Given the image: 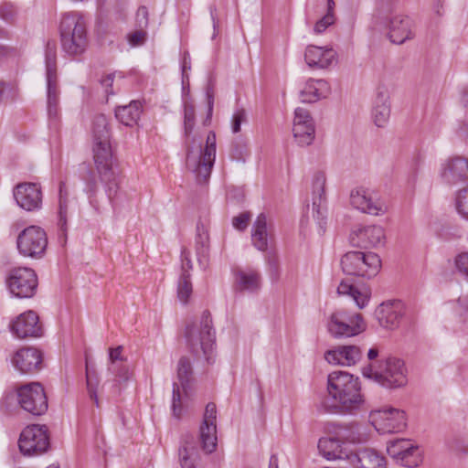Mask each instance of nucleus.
<instances>
[{"label":"nucleus","mask_w":468,"mask_h":468,"mask_svg":"<svg viewBox=\"0 0 468 468\" xmlns=\"http://www.w3.org/2000/svg\"><path fill=\"white\" fill-rule=\"evenodd\" d=\"M93 160L95 170L90 164L82 163L80 165V178L84 184L83 191L89 198L90 206L100 210L97 200L99 182L104 186L105 193L112 201L118 193L119 181L113 169V156L111 145V132L107 118L98 114L92 122Z\"/></svg>","instance_id":"obj_1"},{"label":"nucleus","mask_w":468,"mask_h":468,"mask_svg":"<svg viewBox=\"0 0 468 468\" xmlns=\"http://www.w3.org/2000/svg\"><path fill=\"white\" fill-rule=\"evenodd\" d=\"M328 396L322 402V408L331 414L353 413L363 403L360 385L353 375L334 371L328 375Z\"/></svg>","instance_id":"obj_2"},{"label":"nucleus","mask_w":468,"mask_h":468,"mask_svg":"<svg viewBox=\"0 0 468 468\" xmlns=\"http://www.w3.org/2000/svg\"><path fill=\"white\" fill-rule=\"evenodd\" d=\"M368 364L362 374L386 388H398L407 384L405 363L390 353H367Z\"/></svg>","instance_id":"obj_3"},{"label":"nucleus","mask_w":468,"mask_h":468,"mask_svg":"<svg viewBox=\"0 0 468 468\" xmlns=\"http://www.w3.org/2000/svg\"><path fill=\"white\" fill-rule=\"evenodd\" d=\"M59 33L61 48L69 56H78L86 50V23L80 13L65 14L60 21Z\"/></svg>","instance_id":"obj_4"},{"label":"nucleus","mask_w":468,"mask_h":468,"mask_svg":"<svg viewBox=\"0 0 468 468\" xmlns=\"http://www.w3.org/2000/svg\"><path fill=\"white\" fill-rule=\"evenodd\" d=\"M341 267L347 275L371 279L379 272L381 260L374 252L348 251L341 258Z\"/></svg>","instance_id":"obj_5"},{"label":"nucleus","mask_w":468,"mask_h":468,"mask_svg":"<svg viewBox=\"0 0 468 468\" xmlns=\"http://www.w3.org/2000/svg\"><path fill=\"white\" fill-rule=\"evenodd\" d=\"M186 341L191 351H212L216 346V331L209 311H203L199 324H188L185 330Z\"/></svg>","instance_id":"obj_6"},{"label":"nucleus","mask_w":468,"mask_h":468,"mask_svg":"<svg viewBox=\"0 0 468 468\" xmlns=\"http://www.w3.org/2000/svg\"><path fill=\"white\" fill-rule=\"evenodd\" d=\"M216 158V133L210 131L207 136L206 146L197 154L191 147L186 152V167L197 175L198 182H207L210 176Z\"/></svg>","instance_id":"obj_7"},{"label":"nucleus","mask_w":468,"mask_h":468,"mask_svg":"<svg viewBox=\"0 0 468 468\" xmlns=\"http://www.w3.org/2000/svg\"><path fill=\"white\" fill-rule=\"evenodd\" d=\"M5 283L12 296L27 299L32 298L36 294L38 281L33 269L15 267L8 271Z\"/></svg>","instance_id":"obj_8"},{"label":"nucleus","mask_w":468,"mask_h":468,"mask_svg":"<svg viewBox=\"0 0 468 468\" xmlns=\"http://www.w3.org/2000/svg\"><path fill=\"white\" fill-rule=\"evenodd\" d=\"M16 397L19 407L34 416H41L48 410V397L43 386L38 382L17 387Z\"/></svg>","instance_id":"obj_9"},{"label":"nucleus","mask_w":468,"mask_h":468,"mask_svg":"<svg viewBox=\"0 0 468 468\" xmlns=\"http://www.w3.org/2000/svg\"><path fill=\"white\" fill-rule=\"evenodd\" d=\"M327 327L335 337H350L364 332L367 324L361 314L338 310L331 314Z\"/></svg>","instance_id":"obj_10"},{"label":"nucleus","mask_w":468,"mask_h":468,"mask_svg":"<svg viewBox=\"0 0 468 468\" xmlns=\"http://www.w3.org/2000/svg\"><path fill=\"white\" fill-rule=\"evenodd\" d=\"M48 246L47 233L37 226H29L17 236L16 247L24 257L40 259L43 257Z\"/></svg>","instance_id":"obj_11"},{"label":"nucleus","mask_w":468,"mask_h":468,"mask_svg":"<svg viewBox=\"0 0 468 468\" xmlns=\"http://www.w3.org/2000/svg\"><path fill=\"white\" fill-rule=\"evenodd\" d=\"M369 419L377 431L382 434L400 432L407 426L405 412L393 407L374 410Z\"/></svg>","instance_id":"obj_12"},{"label":"nucleus","mask_w":468,"mask_h":468,"mask_svg":"<svg viewBox=\"0 0 468 468\" xmlns=\"http://www.w3.org/2000/svg\"><path fill=\"white\" fill-rule=\"evenodd\" d=\"M18 446L24 455L45 452L49 446L47 426L32 424L26 427L20 434Z\"/></svg>","instance_id":"obj_13"},{"label":"nucleus","mask_w":468,"mask_h":468,"mask_svg":"<svg viewBox=\"0 0 468 468\" xmlns=\"http://www.w3.org/2000/svg\"><path fill=\"white\" fill-rule=\"evenodd\" d=\"M351 205L363 213L382 216L388 211L387 203L378 193L366 188H356L350 194Z\"/></svg>","instance_id":"obj_14"},{"label":"nucleus","mask_w":468,"mask_h":468,"mask_svg":"<svg viewBox=\"0 0 468 468\" xmlns=\"http://www.w3.org/2000/svg\"><path fill=\"white\" fill-rule=\"evenodd\" d=\"M13 335L19 339L37 338L44 335L39 317L35 311H26L12 319L8 325Z\"/></svg>","instance_id":"obj_15"},{"label":"nucleus","mask_w":468,"mask_h":468,"mask_svg":"<svg viewBox=\"0 0 468 468\" xmlns=\"http://www.w3.org/2000/svg\"><path fill=\"white\" fill-rule=\"evenodd\" d=\"M45 64L47 79V104L50 107L59 102V90L57 76V45L48 40L45 48Z\"/></svg>","instance_id":"obj_16"},{"label":"nucleus","mask_w":468,"mask_h":468,"mask_svg":"<svg viewBox=\"0 0 468 468\" xmlns=\"http://www.w3.org/2000/svg\"><path fill=\"white\" fill-rule=\"evenodd\" d=\"M387 452L391 458L406 467H416L421 462L419 447L407 439L388 441Z\"/></svg>","instance_id":"obj_17"},{"label":"nucleus","mask_w":468,"mask_h":468,"mask_svg":"<svg viewBox=\"0 0 468 468\" xmlns=\"http://www.w3.org/2000/svg\"><path fill=\"white\" fill-rule=\"evenodd\" d=\"M440 176L449 186L468 182V159L463 156H452L441 165Z\"/></svg>","instance_id":"obj_18"},{"label":"nucleus","mask_w":468,"mask_h":468,"mask_svg":"<svg viewBox=\"0 0 468 468\" xmlns=\"http://www.w3.org/2000/svg\"><path fill=\"white\" fill-rule=\"evenodd\" d=\"M217 408L215 403L209 402L207 404L203 422L199 429V441L202 450L206 453L213 452L217 448Z\"/></svg>","instance_id":"obj_19"},{"label":"nucleus","mask_w":468,"mask_h":468,"mask_svg":"<svg viewBox=\"0 0 468 468\" xmlns=\"http://www.w3.org/2000/svg\"><path fill=\"white\" fill-rule=\"evenodd\" d=\"M404 314V305L399 300L383 302L375 310V316L379 325L388 330L398 328Z\"/></svg>","instance_id":"obj_20"},{"label":"nucleus","mask_w":468,"mask_h":468,"mask_svg":"<svg viewBox=\"0 0 468 468\" xmlns=\"http://www.w3.org/2000/svg\"><path fill=\"white\" fill-rule=\"evenodd\" d=\"M14 197L16 204L27 211H35L41 208L42 191L38 184L20 183L14 188Z\"/></svg>","instance_id":"obj_21"},{"label":"nucleus","mask_w":468,"mask_h":468,"mask_svg":"<svg viewBox=\"0 0 468 468\" xmlns=\"http://www.w3.org/2000/svg\"><path fill=\"white\" fill-rule=\"evenodd\" d=\"M325 176L322 172L314 175L313 180V208L314 218L319 226L320 232L324 233L326 228L327 208L324 206Z\"/></svg>","instance_id":"obj_22"},{"label":"nucleus","mask_w":468,"mask_h":468,"mask_svg":"<svg viewBox=\"0 0 468 468\" xmlns=\"http://www.w3.org/2000/svg\"><path fill=\"white\" fill-rule=\"evenodd\" d=\"M192 376V366L186 356H182L177 366V378L180 385L173 384L172 411L173 415L179 419L182 415L180 387L186 390Z\"/></svg>","instance_id":"obj_23"},{"label":"nucleus","mask_w":468,"mask_h":468,"mask_svg":"<svg viewBox=\"0 0 468 468\" xmlns=\"http://www.w3.org/2000/svg\"><path fill=\"white\" fill-rule=\"evenodd\" d=\"M351 243L360 248H375L385 242V231L380 226H367L354 230L350 235Z\"/></svg>","instance_id":"obj_24"},{"label":"nucleus","mask_w":468,"mask_h":468,"mask_svg":"<svg viewBox=\"0 0 468 468\" xmlns=\"http://www.w3.org/2000/svg\"><path fill=\"white\" fill-rule=\"evenodd\" d=\"M336 56L337 54L333 48L309 45L305 48L304 60L313 69H324L335 61Z\"/></svg>","instance_id":"obj_25"},{"label":"nucleus","mask_w":468,"mask_h":468,"mask_svg":"<svg viewBox=\"0 0 468 468\" xmlns=\"http://www.w3.org/2000/svg\"><path fill=\"white\" fill-rule=\"evenodd\" d=\"M389 91L384 85L378 86L372 110V118L378 127H384L390 116Z\"/></svg>","instance_id":"obj_26"},{"label":"nucleus","mask_w":468,"mask_h":468,"mask_svg":"<svg viewBox=\"0 0 468 468\" xmlns=\"http://www.w3.org/2000/svg\"><path fill=\"white\" fill-rule=\"evenodd\" d=\"M411 20L407 16H394L388 20V37L392 43L402 44L413 37Z\"/></svg>","instance_id":"obj_27"},{"label":"nucleus","mask_w":468,"mask_h":468,"mask_svg":"<svg viewBox=\"0 0 468 468\" xmlns=\"http://www.w3.org/2000/svg\"><path fill=\"white\" fill-rule=\"evenodd\" d=\"M349 462L356 468H386L385 457L374 449L366 448L350 454Z\"/></svg>","instance_id":"obj_28"},{"label":"nucleus","mask_w":468,"mask_h":468,"mask_svg":"<svg viewBox=\"0 0 468 468\" xmlns=\"http://www.w3.org/2000/svg\"><path fill=\"white\" fill-rule=\"evenodd\" d=\"M42 353H13L10 361L14 367L22 374H31L42 367Z\"/></svg>","instance_id":"obj_29"},{"label":"nucleus","mask_w":468,"mask_h":468,"mask_svg":"<svg viewBox=\"0 0 468 468\" xmlns=\"http://www.w3.org/2000/svg\"><path fill=\"white\" fill-rule=\"evenodd\" d=\"M330 90V85L325 80L310 79L301 90L300 98L303 102L313 103L327 97Z\"/></svg>","instance_id":"obj_30"},{"label":"nucleus","mask_w":468,"mask_h":468,"mask_svg":"<svg viewBox=\"0 0 468 468\" xmlns=\"http://www.w3.org/2000/svg\"><path fill=\"white\" fill-rule=\"evenodd\" d=\"M270 237V227L267 222V217L265 214L261 213L252 226V244L257 250L265 251L268 249Z\"/></svg>","instance_id":"obj_31"},{"label":"nucleus","mask_w":468,"mask_h":468,"mask_svg":"<svg viewBox=\"0 0 468 468\" xmlns=\"http://www.w3.org/2000/svg\"><path fill=\"white\" fill-rule=\"evenodd\" d=\"M320 453L328 461L347 458L350 454L344 451L342 441L335 437L321 438L318 441Z\"/></svg>","instance_id":"obj_32"},{"label":"nucleus","mask_w":468,"mask_h":468,"mask_svg":"<svg viewBox=\"0 0 468 468\" xmlns=\"http://www.w3.org/2000/svg\"><path fill=\"white\" fill-rule=\"evenodd\" d=\"M142 113V103L132 101L128 105L118 106L115 109L116 119L125 126L133 127L137 124Z\"/></svg>","instance_id":"obj_33"},{"label":"nucleus","mask_w":468,"mask_h":468,"mask_svg":"<svg viewBox=\"0 0 468 468\" xmlns=\"http://www.w3.org/2000/svg\"><path fill=\"white\" fill-rule=\"evenodd\" d=\"M69 192L66 183L61 181L58 186V227L59 229V238L67 239V221L69 212Z\"/></svg>","instance_id":"obj_34"},{"label":"nucleus","mask_w":468,"mask_h":468,"mask_svg":"<svg viewBox=\"0 0 468 468\" xmlns=\"http://www.w3.org/2000/svg\"><path fill=\"white\" fill-rule=\"evenodd\" d=\"M236 282L240 291L256 292L261 285V274L254 270L238 271L236 272Z\"/></svg>","instance_id":"obj_35"},{"label":"nucleus","mask_w":468,"mask_h":468,"mask_svg":"<svg viewBox=\"0 0 468 468\" xmlns=\"http://www.w3.org/2000/svg\"><path fill=\"white\" fill-rule=\"evenodd\" d=\"M179 462L182 468H195L198 453L194 445L193 437L186 435L178 451Z\"/></svg>","instance_id":"obj_36"},{"label":"nucleus","mask_w":468,"mask_h":468,"mask_svg":"<svg viewBox=\"0 0 468 468\" xmlns=\"http://www.w3.org/2000/svg\"><path fill=\"white\" fill-rule=\"evenodd\" d=\"M337 293L350 296L360 309L364 308L369 301V294L367 292L359 291L347 280H343L340 282L337 287Z\"/></svg>","instance_id":"obj_37"},{"label":"nucleus","mask_w":468,"mask_h":468,"mask_svg":"<svg viewBox=\"0 0 468 468\" xmlns=\"http://www.w3.org/2000/svg\"><path fill=\"white\" fill-rule=\"evenodd\" d=\"M196 251L200 264L207 261L209 252V235L207 228L200 223L197 225Z\"/></svg>","instance_id":"obj_38"},{"label":"nucleus","mask_w":468,"mask_h":468,"mask_svg":"<svg viewBox=\"0 0 468 468\" xmlns=\"http://www.w3.org/2000/svg\"><path fill=\"white\" fill-rule=\"evenodd\" d=\"M292 133L298 145L303 147L312 144L314 140V124H293Z\"/></svg>","instance_id":"obj_39"},{"label":"nucleus","mask_w":468,"mask_h":468,"mask_svg":"<svg viewBox=\"0 0 468 468\" xmlns=\"http://www.w3.org/2000/svg\"><path fill=\"white\" fill-rule=\"evenodd\" d=\"M324 359L332 365L350 367L361 359V353H324Z\"/></svg>","instance_id":"obj_40"},{"label":"nucleus","mask_w":468,"mask_h":468,"mask_svg":"<svg viewBox=\"0 0 468 468\" xmlns=\"http://www.w3.org/2000/svg\"><path fill=\"white\" fill-rule=\"evenodd\" d=\"M86 383L90 399L94 401L96 406H99V399L97 396L99 380L95 370L90 367L88 357H86Z\"/></svg>","instance_id":"obj_41"},{"label":"nucleus","mask_w":468,"mask_h":468,"mask_svg":"<svg viewBox=\"0 0 468 468\" xmlns=\"http://www.w3.org/2000/svg\"><path fill=\"white\" fill-rule=\"evenodd\" d=\"M192 282L190 273L181 274L177 283V297L183 303H186L192 293Z\"/></svg>","instance_id":"obj_42"},{"label":"nucleus","mask_w":468,"mask_h":468,"mask_svg":"<svg viewBox=\"0 0 468 468\" xmlns=\"http://www.w3.org/2000/svg\"><path fill=\"white\" fill-rule=\"evenodd\" d=\"M249 154L246 143L241 139H236L230 146L229 155L232 160L244 163Z\"/></svg>","instance_id":"obj_43"},{"label":"nucleus","mask_w":468,"mask_h":468,"mask_svg":"<svg viewBox=\"0 0 468 468\" xmlns=\"http://www.w3.org/2000/svg\"><path fill=\"white\" fill-rule=\"evenodd\" d=\"M196 112L193 103L185 101L184 103V132L186 136H189L195 126Z\"/></svg>","instance_id":"obj_44"},{"label":"nucleus","mask_w":468,"mask_h":468,"mask_svg":"<svg viewBox=\"0 0 468 468\" xmlns=\"http://www.w3.org/2000/svg\"><path fill=\"white\" fill-rule=\"evenodd\" d=\"M266 261L268 265V272L273 282L278 281L280 278V261L278 254L275 250H270L266 254Z\"/></svg>","instance_id":"obj_45"},{"label":"nucleus","mask_w":468,"mask_h":468,"mask_svg":"<svg viewBox=\"0 0 468 468\" xmlns=\"http://www.w3.org/2000/svg\"><path fill=\"white\" fill-rule=\"evenodd\" d=\"M457 273L468 282V252H462L454 258Z\"/></svg>","instance_id":"obj_46"},{"label":"nucleus","mask_w":468,"mask_h":468,"mask_svg":"<svg viewBox=\"0 0 468 468\" xmlns=\"http://www.w3.org/2000/svg\"><path fill=\"white\" fill-rule=\"evenodd\" d=\"M456 208L463 218L468 219V186L458 192L456 197Z\"/></svg>","instance_id":"obj_47"},{"label":"nucleus","mask_w":468,"mask_h":468,"mask_svg":"<svg viewBox=\"0 0 468 468\" xmlns=\"http://www.w3.org/2000/svg\"><path fill=\"white\" fill-rule=\"evenodd\" d=\"M0 18L9 24L15 23L17 18V12L15 6L10 3L1 5Z\"/></svg>","instance_id":"obj_48"},{"label":"nucleus","mask_w":468,"mask_h":468,"mask_svg":"<svg viewBox=\"0 0 468 468\" xmlns=\"http://www.w3.org/2000/svg\"><path fill=\"white\" fill-rule=\"evenodd\" d=\"M16 392H7L0 401V410L6 413L12 412L16 408Z\"/></svg>","instance_id":"obj_49"},{"label":"nucleus","mask_w":468,"mask_h":468,"mask_svg":"<svg viewBox=\"0 0 468 468\" xmlns=\"http://www.w3.org/2000/svg\"><path fill=\"white\" fill-rule=\"evenodd\" d=\"M16 90L14 87L5 81L0 80V102H8L14 101Z\"/></svg>","instance_id":"obj_50"},{"label":"nucleus","mask_w":468,"mask_h":468,"mask_svg":"<svg viewBox=\"0 0 468 468\" xmlns=\"http://www.w3.org/2000/svg\"><path fill=\"white\" fill-rule=\"evenodd\" d=\"M293 124H314L312 116L306 109L298 107L294 111Z\"/></svg>","instance_id":"obj_51"},{"label":"nucleus","mask_w":468,"mask_h":468,"mask_svg":"<svg viewBox=\"0 0 468 468\" xmlns=\"http://www.w3.org/2000/svg\"><path fill=\"white\" fill-rule=\"evenodd\" d=\"M250 218L251 214L248 211L240 213L233 218L232 225L236 229L242 231L247 229Z\"/></svg>","instance_id":"obj_52"},{"label":"nucleus","mask_w":468,"mask_h":468,"mask_svg":"<svg viewBox=\"0 0 468 468\" xmlns=\"http://www.w3.org/2000/svg\"><path fill=\"white\" fill-rule=\"evenodd\" d=\"M206 96L207 101V114L204 120V125H208L211 122L213 107H214V88L208 85L206 90Z\"/></svg>","instance_id":"obj_53"},{"label":"nucleus","mask_w":468,"mask_h":468,"mask_svg":"<svg viewBox=\"0 0 468 468\" xmlns=\"http://www.w3.org/2000/svg\"><path fill=\"white\" fill-rule=\"evenodd\" d=\"M335 17L333 14H325L320 20H318L314 27L316 34L323 33L329 26L334 24Z\"/></svg>","instance_id":"obj_54"},{"label":"nucleus","mask_w":468,"mask_h":468,"mask_svg":"<svg viewBox=\"0 0 468 468\" xmlns=\"http://www.w3.org/2000/svg\"><path fill=\"white\" fill-rule=\"evenodd\" d=\"M246 121V112L243 109L235 111L232 116L231 128L233 133H239L240 131L241 123Z\"/></svg>","instance_id":"obj_55"},{"label":"nucleus","mask_w":468,"mask_h":468,"mask_svg":"<svg viewBox=\"0 0 468 468\" xmlns=\"http://www.w3.org/2000/svg\"><path fill=\"white\" fill-rule=\"evenodd\" d=\"M146 37L144 28H140L128 36L129 43L135 47L144 44Z\"/></svg>","instance_id":"obj_56"},{"label":"nucleus","mask_w":468,"mask_h":468,"mask_svg":"<svg viewBox=\"0 0 468 468\" xmlns=\"http://www.w3.org/2000/svg\"><path fill=\"white\" fill-rule=\"evenodd\" d=\"M148 10L145 6H140L136 13V24L139 28H146L148 26Z\"/></svg>","instance_id":"obj_57"},{"label":"nucleus","mask_w":468,"mask_h":468,"mask_svg":"<svg viewBox=\"0 0 468 468\" xmlns=\"http://www.w3.org/2000/svg\"><path fill=\"white\" fill-rule=\"evenodd\" d=\"M193 265L190 259V251L186 249H183L181 251V274L185 272L190 273L189 271L192 270Z\"/></svg>","instance_id":"obj_58"},{"label":"nucleus","mask_w":468,"mask_h":468,"mask_svg":"<svg viewBox=\"0 0 468 468\" xmlns=\"http://www.w3.org/2000/svg\"><path fill=\"white\" fill-rule=\"evenodd\" d=\"M210 17L213 26V34L211 39L214 40L219 34V19L218 17V11L215 5L209 6Z\"/></svg>","instance_id":"obj_59"},{"label":"nucleus","mask_w":468,"mask_h":468,"mask_svg":"<svg viewBox=\"0 0 468 468\" xmlns=\"http://www.w3.org/2000/svg\"><path fill=\"white\" fill-rule=\"evenodd\" d=\"M114 78H115V74L110 73V74H107L106 76H104L101 80V84L105 89V91L108 95L113 94V91L112 90V87L113 84Z\"/></svg>","instance_id":"obj_60"},{"label":"nucleus","mask_w":468,"mask_h":468,"mask_svg":"<svg viewBox=\"0 0 468 468\" xmlns=\"http://www.w3.org/2000/svg\"><path fill=\"white\" fill-rule=\"evenodd\" d=\"M58 103H56L52 107H50V105L48 104V114L50 119H57L58 117Z\"/></svg>","instance_id":"obj_61"},{"label":"nucleus","mask_w":468,"mask_h":468,"mask_svg":"<svg viewBox=\"0 0 468 468\" xmlns=\"http://www.w3.org/2000/svg\"><path fill=\"white\" fill-rule=\"evenodd\" d=\"M109 359L112 362V365H114L118 361H123L124 357L122 356V353H109Z\"/></svg>","instance_id":"obj_62"},{"label":"nucleus","mask_w":468,"mask_h":468,"mask_svg":"<svg viewBox=\"0 0 468 468\" xmlns=\"http://www.w3.org/2000/svg\"><path fill=\"white\" fill-rule=\"evenodd\" d=\"M9 52L10 49L7 47L0 45V58L6 57Z\"/></svg>","instance_id":"obj_63"},{"label":"nucleus","mask_w":468,"mask_h":468,"mask_svg":"<svg viewBox=\"0 0 468 468\" xmlns=\"http://www.w3.org/2000/svg\"><path fill=\"white\" fill-rule=\"evenodd\" d=\"M269 468H278V459L272 455L270 459Z\"/></svg>","instance_id":"obj_64"}]
</instances>
